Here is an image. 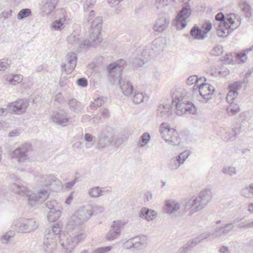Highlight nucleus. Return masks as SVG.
<instances>
[{"instance_id":"15","label":"nucleus","mask_w":253,"mask_h":253,"mask_svg":"<svg viewBox=\"0 0 253 253\" xmlns=\"http://www.w3.org/2000/svg\"><path fill=\"white\" fill-rule=\"evenodd\" d=\"M126 224L122 220H115L112 223L111 229L106 235V239L109 241L114 240L120 234L121 228Z\"/></svg>"},{"instance_id":"6","label":"nucleus","mask_w":253,"mask_h":253,"mask_svg":"<svg viewBox=\"0 0 253 253\" xmlns=\"http://www.w3.org/2000/svg\"><path fill=\"white\" fill-rule=\"evenodd\" d=\"M160 135L166 143L172 146H177L180 143V138L178 132L173 128L170 127L167 123H163L159 128Z\"/></svg>"},{"instance_id":"48","label":"nucleus","mask_w":253,"mask_h":253,"mask_svg":"<svg viewBox=\"0 0 253 253\" xmlns=\"http://www.w3.org/2000/svg\"><path fill=\"white\" fill-rule=\"evenodd\" d=\"M222 172L225 175L231 176L237 173V170L233 167H224L222 169Z\"/></svg>"},{"instance_id":"41","label":"nucleus","mask_w":253,"mask_h":253,"mask_svg":"<svg viewBox=\"0 0 253 253\" xmlns=\"http://www.w3.org/2000/svg\"><path fill=\"white\" fill-rule=\"evenodd\" d=\"M109 145V138H107L103 135L99 136V140L97 143V147L99 149H102Z\"/></svg>"},{"instance_id":"47","label":"nucleus","mask_w":253,"mask_h":253,"mask_svg":"<svg viewBox=\"0 0 253 253\" xmlns=\"http://www.w3.org/2000/svg\"><path fill=\"white\" fill-rule=\"evenodd\" d=\"M223 132H221L220 135L223 137L224 140L231 139L233 137H235L237 135V132L235 130L232 129L231 131L232 132L233 134L230 135L229 132L225 131V130L223 129Z\"/></svg>"},{"instance_id":"58","label":"nucleus","mask_w":253,"mask_h":253,"mask_svg":"<svg viewBox=\"0 0 253 253\" xmlns=\"http://www.w3.org/2000/svg\"><path fill=\"white\" fill-rule=\"evenodd\" d=\"M77 84L82 87H85L88 84L87 80L84 78H80L77 80Z\"/></svg>"},{"instance_id":"8","label":"nucleus","mask_w":253,"mask_h":253,"mask_svg":"<svg viewBox=\"0 0 253 253\" xmlns=\"http://www.w3.org/2000/svg\"><path fill=\"white\" fill-rule=\"evenodd\" d=\"M191 13L190 6L188 3H187L178 13L173 21L172 23L176 27L177 30H182L186 26V20L190 16Z\"/></svg>"},{"instance_id":"13","label":"nucleus","mask_w":253,"mask_h":253,"mask_svg":"<svg viewBox=\"0 0 253 253\" xmlns=\"http://www.w3.org/2000/svg\"><path fill=\"white\" fill-rule=\"evenodd\" d=\"M28 106L29 102L26 99H18L7 104V107L11 109V111H9L10 113H14L18 115L25 112Z\"/></svg>"},{"instance_id":"44","label":"nucleus","mask_w":253,"mask_h":253,"mask_svg":"<svg viewBox=\"0 0 253 253\" xmlns=\"http://www.w3.org/2000/svg\"><path fill=\"white\" fill-rule=\"evenodd\" d=\"M240 193L241 196L247 198H252L253 197L250 185L243 188L241 190Z\"/></svg>"},{"instance_id":"63","label":"nucleus","mask_w":253,"mask_h":253,"mask_svg":"<svg viewBox=\"0 0 253 253\" xmlns=\"http://www.w3.org/2000/svg\"><path fill=\"white\" fill-rule=\"evenodd\" d=\"M54 100L59 103H61L63 100V96L61 93L57 94L54 97Z\"/></svg>"},{"instance_id":"40","label":"nucleus","mask_w":253,"mask_h":253,"mask_svg":"<svg viewBox=\"0 0 253 253\" xmlns=\"http://www.w3.org/2000/svg\"><path fill=\"white\" fill-rule=\"evenodd\" d=\"M150 135L148 132L144 133L140 137L138 143L139 147H143L146 145L150 140Z\"/></svg>"},{"instance_id":"5","label":"nucleus","mask_w":253,"mask_h":253,"mask_svg":"<svg viewBox=\"0 0 253 253\" xmlns=\"http://www.w3.org/2000/svg\"><path fill=\"white\" fill-rule=\"evenodd\" d=\"M212 198V193L209 189L202 191L198 196L195 198L185 199L184 201L186 214L192 216L196 213H201Z\"/></svg>"},{"instance_id":"50","label":"nucleus","mask_w":253,"mask_h":253,"mask_svg":"<svg viewBox=\"0 0 253 253\" xmlns=\"http://www.w3.org/2000/svg\"><path fill=\"white\" fill-rule=\"evenodd\" d=\"M10 62L8 59L4 58L0 60V71H5L10 66Z\"/></svg>"},{"instance_id":"42","label":"nucleus","mask_w":253,"mask_h":253,"mask_svg":"<svg viewBox=\"0 0 253 253\" xmlns=\"http://www.w3.org/2000/svg\"><path fill=\"white\" fill-rule=\"evenodd\" d=\"M45 206L50 210L57 209L58 208V204L56 200L52 199H47L46 202L44 203Z\"/></svg>"},{"instance_id":"29","label":"nucleus","mask_w":253,"mask_h":253,"mask_svg":"<svg viewBox=\"0 0 253 253\" xmlns=\"http://www.w3.org/2000/svg\"><path fill=\"white\" fill-rule=\"evenodd\" d=\"M150 58L149 55L146 54L142 55V53L140 55L135 57L133 60V65L136 67H142Z\"/></svg>"},{"instance_id":"56","label":"nucleus","mask_w":253,"mask_h":253,"mask_svg":"<svg viewBox=\"0 0 253 253\" xmlns=\"http://www.w3.org/2000/svg\"><path fill=\"white\" fill-rule=\"evenodd\" d=\"M111 249L110 246L101 247L95 250L93 253H106L109 252Z\"/></svg>"},{"instance_id":"60","label":"nucleus","mask_w":253,"mask_h":253,"mask_svg":"<svg viewBox=\"0 0 253 253\" xmlns=\"http://www.w3.org/2000/svg\"><path fill=\"white\" fill-rule=\"evenodd\" d=\"M191 248L187 243L184 246L179 248L177 253H186Z\"/></svg>"},{"instance_id":"45","label":"nucleus","mask_w":253,"mask_h":253,"mask_svg":"<svg viewBox=\"0 0 253 253\" xmlns=\"http://www.w3.org/2000/svg\"><path fill=\"white\" fill-rule=\"evenodd\" d=\"M235 53L227 54L223 57V61L225 64H236V60L235 59Z\"/></svg>"},{"instance_id":"10","label":"nucleus","mask_w":253,"mask_h":253,"mask_svg":"<svg viewBox=\"0 0 253 253\" xmlns=\"http://www.w3.org/2000/svg\"><path fill=\"white\" fill-rule=\"evenodd\" d=\"M11 189L13 191L19 195H26L28 197L29 204L32 207L34 206L37 202L39 201L37 195L35 193H32L30 190H28L27 187L24 186L14 183L12 185Z\"/></svg>"},{"instance_id":"14","label":"nucleus","mask_w":253,"mask_h":253,"mask_svg":"<svg viewBox=\"0 0 253 253\" xmlns=\"http://www.w3.org/2000/svg\"><path fill=\"white\" fill-rule=\"evenodd\" d=\"M186 92L183 88H177L173 91L171 94L172 105L176 107V110L186 102Z\"/></svg>"},{"instance_id":"39","label":"nucleus","mask_w":253,"mask_h":253,"mask_svg":"<svg viewBox=\"0 0 253 253\" xmlns=\"http://www.w3.org/2000/svg\"><path fill=\"white\" fill-rule=\"evenodd\" d=\"M248 53L246 51V49H245L239 52L237 54L235 53V59L236 60V63H244L247 58L246 55Z\"/></svg>"},{"instance_id":"3","label":"nucleus","mask_w":253,"mask_h":253,"mask_svg":"<svg viewBox=\"0 0 253 253\" xmlns=\"http://www.w3.org/2000/svg\"><path fill=\"white\" fill-rule=\"evenodd\" d=\"M213 26L216 29L217 35L220 37H226L241 24L239 15L229 13L225 18L222 12L217 13L213 21Z\"/></svg>"},{"instance_id":"4","label":"nucleus","mask_w":253,"mask_h":253,"mask_svg":"<svg viewBox=\"0 0 253 253\" xmlns=\"http://www.w3.org/2000/svg\"><path fill=\"white\" fill-rule=\"evenodd\" d=\"M124 63L123 60L111 63L108 66L107 70L111 84H119L123 94L129 96L133 92V86L126 78H121Z\"/></svg>"},{"instance_id":"9","label":"nucleus","mask_w":253,"mask_h":253,"mask_svg":"<svg viewBox=\"0 0 253 253\" xmlns=\"http://www.w3.org/2000/svg\"><path fill=\"white\" fill-rule=\"evenodd\" d=\"M15 229L19 233H29L35 230L38 227L33 219H20L15 225Z\"/></svg>"},{"instance_id":"28","label":"nucleus","mask_w":253,"mask_h":253,"mask_svg":"<svg viewBox=\"0 0 253 253\" xmlns=\"http://www.w3.org/2000/svg\"><path fill=\"white\" fill-rule=\"evenodd\" d=\"M190 35L194 39L197 40H203L206 37V33H204V32L197 26L191 29Z\"/></svg>"},{"instance_id":"62","label":"nucleus","mask_w":253,"mask_h":253,"mask_svg":"<svg viewBox=\"0 0 253 253\" xmlns=\"http://www.w3.org/2000/svg\"><path fill=\"white\" fill-rule=\"evenodd\" d=\"M203 27L205 30L204 33H206L207 34V33L209 32L211 29L212 24L211 23H206L205 24L203 25Z\"/></svg>"},{"instance_id":"21","label":"nucleus","mask_w":253,"mask_h":253,"mask_svg":"<svg viewBox=\"0 0 253 253\" xmlns=\"http://www.w3.org/2000/svg\"><path fill=\"white\" fill-rule=\"evenodd\" d=\"M234 228L233 223H228L224 225L223 227L216 228L215 230L211 233L213 238L220 236L222 235H226L231 231Z\"/></svg>"},{"instance_id":"25","label":"nucleus","mask_w":253,"mask_h":253,"mask_svg":"<svg viewBox=\"0 0 253 253\" xmlns=\"http://www.w3.org/2000/svg\"><path fill=\"white\" fill-rule=\"evenodd\" d=\"M157 212L146 208H143L139 213V217L144 218L147 221L153 220L156 217Z\"/></svg>"},{"instance_id":"43","label":"nucleus","mask_w":253,"mask_h":253,"mask_svg":"<svg viewBox=\"0 0 253 253\" xmlns=\"http://www.w3.org/2000/svg\"><path fill=\"white\" fill-rule=\"evenodd\" d=\"M105 99L102 97H97L94 99V101L90 105L89 107L91 109H96L98 107H100L105 103Z\"/></svg>"},{"instance_id":"61","label":"nucleus","mask_w":253,"mask_h":253,"mask_svg":"<svg viewBox=\"0 0 253 253\" xmlns=\"http://www.w3.org/2000/svg\"><path fill=\"white\" fill-rule=\"evenodd\" d=\"M8 110H11V108L7 107V105L6 108H1L0 109V116H5L8 113Z\"/></svg>"},{"instance_id":"11","label":"nucleus","mask_w":253,"mask_h":253,"mask_svg":"<svg viewBox=\"0 0 253 253\" xmlns=\"http://www.w3.org/2000/svg\"><path fill=\"white\" fill-rule=\"evenodd\" d=\"M77 56L75 52H69L65 56V62L63 63L61 67L62 71L69 74L75 68L77 62Z\"/></svg>"},{"instance_id":"34","label":"nucleus","mask_w":253,"mask_h":253,"mask_svg":"<svg viewBox=\"0 0 253 253\" xmlns=\"http://www.w3.org/2000/svg\"><path fill=\"white\" fill-rule=\"evenodd\" d=\"M206 81V79L204 77H201L200 78H198V77L196 75H193L189 77L187 79V84L189 85H192L194 84H195L194 86L193 89H195V87L196 85L197 86V87L200 84H199V83L201 81H204L205 82Z\"/></svg>"},{"instance_id":"37","label":"nucleus","mask_w":253,"mask_h":253,"mask_svg":"<svg viewBox=\"0 0 253 253\" xmlns=\"http://www.w3.org/2000/svg\"><path fill=\"white\" fill-rule=\"evenodd\" d=\"M65 20V17L55 20L52 23L51 27L55 30L60 31L64 28V23Z\"/></svg>"},{"instance_id":"30","label":"nucleus","mask_w":253,"mask_h":253,"mask_svg":"<svg viewBox=\"0 0 253 253\" xmlns=\"http://www.w3.org/2000/svg\"><path fill=\"white\" fill-rule=\"evenodd\" d=\"M170 22V17L168 14H164L159 19V32L165 30Z\"/></svg>"},{"instance_id":"17","label":"nucleus","mask_w":253,"mask_h":253,"mask_svg":"<svg viewBox=\"0 0 253 253\" xmlns=\"http://www.w3.org/2000/svg\"><path fill=\"white\" fill-rule=\"evenodd\" d=\"M198 87L200 94L206 102L212 98V95L215 91V88L212 85L202 83L199 84Z\"/></svg>"},{"instance_id":"20","label":"nucleus","mask_w":253,"mask_h":253,"mask_svg":"<svg viewBox=\"0 0 253 253\" xmlns=\"http://www.w3.org/2000/svg\"><path fill=\"white\" fill-rule=\"evenodd\" d=\"M243 83L241 82H236L229 86V91L227 94L226 100L228 102L232 103L238 96V90L240 89L242 86Z\"/></svg>"},{"instance_id":"59","label":"nucleus","mask_w":253,"mask_h":253,"mask_svg":"<svg viewBox=\"0 0 253 253\" xmlns=\"http://www.w3.org/2000/svg\"><path fill=\"white\" fill-rule=\"evenodd\" d=\"M238 227L240 229H243V230L250 229V227L249 221H248L247 222H242L238 224Z\"/></svg>"},{"instance_id":"55","label":"nucleus","mask_w":253,"mask_h":253,"mask_svg":"<svg viewBox=\"0 0 253 253\" xmlns=\"http://www.w3.org/2000/svg\"><path fill=\"white\" fill-rule=\"evenodd\" d=\"M223 47L221 45H218L215 46L212 50V54L214 56H218L222 53Z\"/></svg>"},{"instance_id":"19","label":"nucleus","mask_w":253,"mask_h":253,"mask_svg":"<svg viewBox=\"0 0 253 253\" xmlns=\"http://www.w3.org/2000/svg\"><path fill=\"white\" fill-rule=\"evenodd\" d=\"M189 155V152L188 151L181 153L179 155L171 160L169 163V168L172 169H178L184 163Z\"/></svg>"},{"instance_id":"36","label":"nucleus","mask_w":253,"mask_h":253,"mask_svg":"<svg viewBox=\"0 0 253 253\" xmlns=\"http://www.w3.org/2000/svg\"><path fill=\"white\" fill-rule=\"evenodd\" d=\"M161 111V116L169 117L171 115V109L169 104L159 105V112Z\"/></svg>"},{"instance_id":"53","label":"nucleus","mask_w":253,"mask_h":253,"mask_svg":"<svg viewBox=\"0 0 253 253\" xmlns=\"http://www.w3.org/2000/svg\"><path fill=\"white\" fill-rule=\"evenodd\" d=\"M37 197L39 199V201L43 200L44 198H46L49 196L48 192L47 190L45 189H41L38 193Z\"/></svg>"},{"instance_id":"27","label":"nucleus","mask_w":253,"mask_h":253,"mask_svg":"<svg viewBox=\"0 0 253 253\" xmlns=\"http://www.w3.org/2000/svg\"><path fill=\"white\" fill-rule=\"evenodd\" d=\"M211 233H204L197 237L192 239L191 241L187 242V244L189 245L190 248H192L197 245L200 242L203 240L207 239L209 237L211 236Z\"/></svg>"},{"instance_id":"26","label":"nucleus","mask_w":253,"mask_h":253,"mask_svg":"<svg viewBox=\"0 0 253 253\" xmlns=\"http://www.w3.org/2000/svg\"><path fill=\"white\" fill-rule=\"evenodd\" d=\"M68 105L70 110L76 113L80 112L83 108L81 103L75 98L70 99Z\"/></svg>"},{"instance_id":"57","label":"nucleus","mask_w":253,"mask_h":253,"mask_svg":"<svg viewBox=\"0 0 253 253\" xmlns=\"http://www.w3.org/2000/svg\"><path fill=\"white\" fill-rule=\"evenodd\" d=\"M92 208L93 209V213L94 212L95 214L101 213L105 210L104 207L101 206H92Z\"/></svg>"},{"instance_id":"24","label":"nucleus","mask_w":253,"mask_h":253,"mask_svg":"<svg viewBox=\"0 0 253 253\" xmlns=\"http://www.w3.org/2000/svg\"><path fill=\"white\" fill-rule=\"evenodd\" d=\"M58 1V0H46L42 7L44 14L48 15L52 12L55 9Z\"/></svg>"},{"instance_id":"23","label":"nucleus","mask_w":253,"mask_h":253,"mask_svg":"<svg viewBox=\"0 0 253 253\" xmlns=\"http://www.w3.org/2000/svg\"><path fill=\"white\" fill-rule=\"evenodd\" d=\"M183 105L184 107L180 108V109L178 108L176 110V113L178 115L181 116L187 112L192 114H194L196 112L197 109L192 103L186 101V102L183 104Z\"/></svg>"},{"instance_id":"7","label":"nucleus","mask_w":253,"mask_h":253,"mask_svg":"<svg viewBox=\"0 0 253 253\" xmlns=\"http://www.w3.org/2000/svg\"><path fill=\"white\" fill-rule=\"evenodd\" d=\"M163 210L165 213L172 217H180L186 214L184 202L181 205L177 200L174 199L166 201Z\"/></svg>"},{"instance_id":"38","label":"nucleus","mask_w":253,"mask_h":253,"mask_svg":"<svg viewBox=\"0 0 253 253\" xmlns=\"http://www.w3.org/2000/svg\"><path fill=\"white\" fill-rule=\"evenodd\" d=\"M229 103H230V105L227 108V111L229 115H235L237 113L240 111V107L238 104L233 103V102Z\"/></svg>"},{"instance_id":"51","label":"nucleus","mask_w":253,"mask_h":253,"mask_svg":"<svg viewBox=\"0 0 253 253\" xmlns=\"http://www.w3.org/2000/svg\"><path fill=\"white\" fill-rule=\"evenodd\" d=\"M99 119L100 120H104L110 117V113L108 109L106 108H102L100 109L99 113Z\"/></svg>"},{"instance_id":"52","label":"nucleus","mask_w":253,"mask_h":253,"mask_svg":"<svg viewBox=\"0 0 253 253\" xmlns=\"http://www.w3.org/2000/svg\"><path fill=\"white\" fill-rule=\"evenodd\" d=\"M144 99V96L142 93H135L133 96V102L136 104H139L143 101Z\"/></svg>"},{"instance_id":"12","label":"nucleus","mask_w":253,"mask_h":253,"mask_svg":"<svg viewBox=\"0 0 253 253\" xmlns=\"http://www.w3.org/2000/svg\"><path fill=\"white\" fill-rule=\"evenodd\" d=\"M50 120L52 122L65 126L70 124V118L68 114L63 110H60L54 112L50 117Z\"/></svg>"},{"instance_id":"64","label":"nucleus","mask_w":253,"mask_h":253,"mask_svg":"<svg viewBox=\"0 0 253 253\" xmlns=\"http://www.w3.org/2000/svg\"><path fill=\"white\" fill-rule=\"evenodd\" d=\"M20 132L19 130H18V129H14V130L11 131L9 133L8 136L9 137H15V136H18V135H20Z\"/></svg>"},{"instance_id":"22","label":"nucleus","mask_w":253,"mask_h":253,"mask_svg":"<svg viewBox=\"0 0 253 253\" xmlns=\"http://www.w3.org/2000/svg\"><path fill=\"white\" fill-rule=\"evenodd\" d=\"M158 52V41L155 39L143 50L142 55L146 54L147 56L149 55L150 59L151 57H156Z\"/></svg>"},{"instance_id":"1","label":"nucleus","mask_w":253,"mask_h":253,"mask_svg":"<svg viewBox=\"0 0 253 253\" xmlns=\"http://www.w3.org/2000/svg\"><path fill=\"white\" fill-rule=\"evenodd\" d=\"M92 215L91 205H85L78 209L71 216L66 226L68 231L74 232L71 235L64 233L59 236L61 230L57 224L48 228L45 231L43 241L44 251L47 253L53 252L56 247L57 238L60 237V243L66 253H71L76 245L86 237V233L79 227L88 221Z\"/></svg>"},{"instance_id":"31","label":"nucleus","mask_w":253,"mask_h":253,"mask_svg":"<svg viewBox=\"0 0 253 253\" xmlns=\"http://www.w3.org/2000/svg\"><path fill=\"white\" fill-rule=\"evenodd\" d=\"M102 188L98 186L93 187L89 190L88 194L92 198H98L105 193V191L102 190Z\"/></svg>"},{"instance_id":"54","label":"nucleus","mask_w":253,"mask_h":253,"mask_svg":"<svg viewBox=\"0 0 253 253\" xmlns=\"http://www.w3.org/2000/svg\"><path fill=\"white\" fill-rule=\"evenodd\" d=\"M109 145L119 147L120 143L119 141V138L117 136H112L109 138Z\"/></svg>"},{"instance_id":"46","label":"nucleus","mask_w":253,"mask_h":253,"mask_svg":"<svg viewBox=\"0 0 253 253\" xmlns=\"http://www.w3.org/2000/svg\"><path fill=\"white\" fill-rule=\"evenodd\" d=\"M31 15V11L29 8H24L21 10L17 15V18L22 20Z\"/></svg>"},{"instance_id":"32","label":"nucleus","mask_w":253,"mask_h":253,"mask_svg":"<svg viewBox=\"0 0 253 253\" xmlns=\"http://www.w3.org/2000/svg\"><path fill=\"white\" fill-rule=\"evenodd\" d=\"M40 182L43 183V185L46 187H48L51 184V183L56 181V178L55 175L53 174H47L43 175L41 177Z\"/></svg>"},{"instance_id":"49","label":"nucleus","mask_w":253,"mask_h":253,"mask_svg":"<svg viewBox=\"0 0 253 253\" xmlns=\"http://www.w3.org/2000/svg\"><path fill=\"white\" fill-rule=\"evenodd\" d=\"M15 235V232L13 231H9L4 234L1 237V242L3 243H7L10 239L13 237Z\"/></svg>"},{"instance_id":"2","label":"nucleus","mask_w":253,"mask_h":253,"mask_svg":"<svg viewBox=\"0 0 253 253\" xmlns=\"http://www.w3.org/2000/svg\"><path fill=\"white\" fill-rule=\"evenodd\" d=\"M102 18L96 17L92 22V26L89 30L88 39L81 42V37L76 32H74L67 38L68 44L77 48L78 50H88L91 47L95 46L100 43L102 38L100 35L101 32Z\"/></svg>"},{"instance_id":"35","label":"nucleus","mask_w":253,"mask_h":253,"mask_svg":"<svg viewBox=\"0 0 253 253\" xmlns=\"http://www.w3.org/2000/svg\"><path fill=\"white\" fill-rule=\"evenodd\" d=\"M61 216V211L59 209L50 210L47 215L49 221L53 222L58 219Z\"/></svg>"},{"instance_id":"18","label":"nucleus","mask_w":253,"mask_h":253,"mask_svg":"<svg viewBox=\"0 0 253 253\" xmlns=\"http://www.w3.org/2000/svg\"><path fill=\"white\" fill-rule=\"evenodd\" d=\"M238 7L241 14L245 18L249 21L253 16V10L251 4L245 0H241L239 2Z\"/></svg>"},{"instance_id":"16","label":"nucleus","mask_w":253,"mask_h":253,"mask_svg":"<svg viewBox=\"0 0 253 253\" xmlns=\"http://www.w3.org/2000/svg\"><path fill=\"white\" fill-rule=\"evenodd\" d=\"M31 149V145L29 144L21 145L18 148L13 151L12 157L17 159L19 162H24L28 158V152Z\"/></svg>"},{"instance_id":"33","label":"nucleus","mask_w":253,"mask_h":253,"mask_svg":"<svg viewBox=\"0 0 253 253\" xmlns=\"http://www.w3.org/2000/svg\"><path fill=\"white\" fill-rule=\"evenodd\" d=\"M5 80L9 84L15 85L23 80V76L19 74L13 75L12 76H7Z\"/></svg>"}]
</instances>
